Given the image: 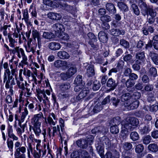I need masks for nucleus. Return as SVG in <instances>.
<instances>
[{"instance_id":"obj_1","label":"nucleus","mask_w":158,"mask_h":158,"mask_svg":"<svg viewBox=\"0 0 158 158\" xmlns=\"http://www.w3.org/2000/svg\"><path fill=\"white\" fill-rule=\"evenodd\" d=\"M129 122V121L127 120L126 118L125 120H123L121 123L122 128L123 129L121 131V136H122L123 138H126L127 135L125 132H127V131L124 129L132 130L134 128L131 126V125Z\"/></svg>"},{"instance_id":"obj_2","label":"nucleus","mask_w":158,"mask_h":158,"mask_svg":"<svg viewBox=\"0 0 158 158\" xmlns=\"http://www.w3.org/2000/svg\"><path fill=\"white\" fill-rule=\"evenodd\" d=\"M44 116L42 113L35 114L31 119V122L33 125H41Z\"/></svg>"},{"instance_id":"obj_3","label":"nucleus","mask_w":158,"mask_h":158,"mask_svg":"<svg viewBox=\"0 0 158 158\" xmlns=\"http://www.w3.org/2000/svg\"><path fill=\"white\" fill-rule=\"evenodd\" d=\"M54 66L58 69L61 68L63 70L66 69L68 67V63L65 60H55L54 63Z\"/></svg>"},{"instance_id":"obj_4","label":"nucleus","mask_w":158,"mask_h":158,"mask_svg":"<svg viewBox=\"0 0 158 158\" xmlns=\"http://www.w3.org/2000/svg\"><path fill=\"white\" fill-rule=\"evenodd\" d=\"M145 1V0H139V6L141 9V12L144 16L146 15V11L149 6H148Z\"/></svg>"},{"instance_id":"obj_5","label":"nucleus","mask_w":158,"mask_h":158,"mask_svg":"<svg viewBox=\"0 0 158 158\" xmlns=\"http://www.w3.org/2000/svg\"><path fill=\"white\" fill-rule=\"evenodd\" d=\"M53 28L56 35L59 36L61 33L63 31L64 28L63 26L60 23H56L54 24Z\"/></svg>"},{"instance_id":"obj_6","label":"nucleus","mask_w":158,"mask_h":158,"mask_svg":"<svg viewBox=\"0 0 158 158\" xmlns=\"http://www.w3.org/2000/svg\"><path fill=\"white\" fill-rule=\"evenodd\" d=\"M139 102L138 101L136 100L131 103L130 102L126 103L124 104L125 109L127 110H131L137 108L139 105Z\"/></svg>"},{"instance_id":"obj_7","label":"nucleus","mask_w":158,"mask_h":158,"mask_svg":"<svg viewBox=\"0 0 158 158\" xmlns=\"http://www.w3.org/2000/svg\"><path fill=\"white\" fill-rule=\"evenodd\" d=\"M47 15L49 19L54 21L60 20L62 18L61 14L56 12H49L47 14Z\"/></svg>"},{"instance_id":"obj_8","label":"nucleus","mask_w":158,"mask_h":158,"mask_svg":"<svg viewBox=\"0 0 158 158\" xmlns=\"http://www.w3.org/2000/svg\"><path fill=\"white\" fill-rule=\"evenodd\" d=\"M119 152L116 150L107 152L105 155L106 158H119Z\"/></svg>"},{"instance_id":"obj_9","label":"nucleus","mask_w":158,"mask_h":158,"mask_svg":"<svg viewBox=\"0 0 158 158\" xmlns=\"http://www.w3.org/2000/svg\"><path fill=\"white\" fill-rule=\"evenodd\" d=\"M135 57L137 59L136 62L139 64H142L144 62L145 58L144 52H142L137 53L136 54Z\"/></svg>"},{"instance_id":"obj_10","label":"nucleus","mask_w":158,"mask_h":158,"mask_svg":"<svg viewBox=\"0 0 158 158\" xmlns=\"http://www.w3.org/2000/svg\"><path fill=\"white\" fill-rule=\"evenodd\" d=\"M49 48L53 51H56L59 49L61 47L60 44L58 42H51L48 45Z\"/></svg>"},{"instance_id":"obj_11","label":"nucleus","mask_w":158,"mask_h":158,"mask_svg":"<svg viewBox=\"0 0 158 158\" xmlns=\"http://www.w3.org/2000/svg\"><path fill=\"white\" fill-rule=\"evenodd\" d=\"M88 140L81 139L77 141V144L78 146L82 148H86L88 147Z\"/></svg>"},{"instance_id":"obj_12","label":"nucleus","mask_w":158,"mask_h":158,"mask_svg":"<svg viewBox=\"0 0 158 158\" xmlns=\"http://www.w3.org/2000/svg\"><path fill=\"white\" fill-rule=\"evenodd\" d=\"M106 84L107 87L110 88V89L111 90H114L117 85L115 81L112 78H110L108 80Z\"/></svg>"},{"instance_id":"obj_13","label":"nucleus","mask_w":158,"mask_h":158,"mask_svg":"<svg viewBox=\"0 0 158 158\" xmlns=\"http://www.w3.org/2000/svg\"><path fill=\"white\" fill-rule=\"evenodd\" d=\"M98 37L100 41L102 42L105 43L108 40L107 34L103 31H100L99 33Z\"/></svg>"},{"instance_id":"obj_14","label":"nucleus","mask_w":158,"mask_h":158,"mask_svg":"<svg viewBox=\"0 0 158 158\" xmlns=\"http://www.w3.org/2000/svg\"><path fill=\"white\" fill-rule=\"evenodd\" d=\"M61 131L60 130V131L57 136L60 137L62 142L63 140L66 142L68 139L67 140L66 139V137H67V135L65 132L64 128H61Z\"/></svg>"},{"instance_id":"obj_15","label":"nucleus","mask_w":158,"mask_h":158,"mask_svg":"<svg viewBox=\"0 0 158 158\" xmlns=\"http://www.w3.org/2000/svg\"><path fill=\"white\" fill-rule=\"evenodd\" d=\"M89 93V91L86 88H84L81 91L78 95L77 97V99L79 100L85 97Z\"/></svg>"},{"instance_id":"obj_16","label":"nucleus","mask_w":158,"mask_h":158,"mask_svg":"<svg viewBox=\"0 0 158 158\" xmlns=\"http://www.w3.org/2000/svg\"><path fill=\"white\" fill-rule=\"evenodd\" d=\"M57 56L61 59H67L70 57V55L66 52L63 51L59 52L57 53Z\"/></svg>"},{"instance_id":"obj_17","label":"nucleus","mask_w":158,"mask_h":158,"mask_svg":"<svg viewBox=\"0 0 158 158\" xmlns=\"http://www.w3.org/2000/svg\"><path fill=\"white\" fill-rule=\"evenodd\" d=\"M112 35L114 36H118L120 35H124L125 34V31L124 30H120L118 29H112L110 31Z\"/></svg>"},{"instance_id":"obj_18","label":"nucleus","mask_w":158,"mask_h":158,"mask_svg":"<svg viewBox=\"0 0 158 158\" xmlns=\"http://www.w3.org/2000/svg\"><path fill=\"white\" fill-rule=\"evenodd\" d=\"M149 56L154 63L156 65H158V54L153 52H150Z\"/></svg>"},{"instance_id":"obj_19","label":"nucleus","mask_w":158,"mask_h":158,"mask_svg":"<svg viewBox=\"0 0 158 158\" xmlns=\"http://www.w3.org/2000/svg\"><path fill=\"white\" fill-rule=\"evenodd\" d=\"M95 74L94 67L93 65H89L87 69L86 74L88 77L93 76Z\"/></svg>"},{"instance_id":"obj_20","label":"nucleus","mask_w":158,"mask_h":158,"mask_svg":"<svg viewBox=\"0 0 158 158\" xmlns=\"http://www.w3.org/2000/svg\"><path fill=\"white\" fill-rule=\"evenodd\" d=\"M106 10H108L110 13L114 14L116 12V9L114 6L111 3H107L106 5Z\"/></svg>"},{"instance_id":"obj_21","label":"nucleus","mask_w":158,"mask_h":158,"mask_svg":"<svg viewBox=\"0 0 158 158\" xmlns=\"http://www.w3.org/2000/svg\"><path fill=\"white\" fill-rule=\"evenodd\" d=\"M131 98V96L130 94L129 93H127L125 94L122 95L121 97V100L122 102H124L123 105L122 106H124V104L127 103H129V100Z\"/></svg>"},{"instance_id":"obj_22","label":"nucleus","mask_w":158,"mask_h":158,"mask_svg":"<svg viewBox=\"0 0 158 158\" xmlns=\"http://www.w3.org/2000/svg\"><path fill=\"white\" fill-rule=\"evenodd\" d=\"M150 131L149 126L147 124L141 127L140 129V131L141 134H147Z\"/></svg>"},{"instance_id":"obj_23","label":"nucleus","mask_w":158,"mask_h":158,"mask_svg":"<svg viewBox=\"0 0 158 158\" xmlns=\"http://www.w3.org/2000/svg\"><path fill=\"white\" fill-rule=\"evenodd\" d=\"M146 11L147 12L146 15H149L152 17H154L156 15V11L153 9L152 6H149Z\"/></svg>"},{"instance_id":"obj_24","label":"nucleus","mask_w":158,"mask_h":158,"mask_svg":"<svg viewBox=\"0 0 158 158\" xmlns=\"http://www.w3.org/2000/svg\"><path fill=\"white\" fill-rule=\"evenodd\" d=\"M20 53L21 54L22 57V60L21 61L22 65H21L22 67L23 68L24 65H28V62H27V58L25 56L24 51L22 48H20ZM20 66L21 64H20Z\"/></svg>"},{"instance_id":"obj_25","label":"nucleus","mask_w":158,"mask_h":158,"mask_svg":"<svg viewBox=\"0 0 158 158\" xmlns=\"http://www.w3.org/2000/svg\"><path fill=\"white\" fill-rule=\"evenodd\" d=\"M120 123V118L118 117L113 118L110 122V124L111 126H118V125H119Z\"/></svg>"},{"instance_id":"obj_26","label":"nucleus","mask_w":158,"mask_h":158,"mask_svg":"<svg viewBox=\"0 0 158 158\" xmlns=\"http://www.w3.org/2000/svg\"><path fill=\"white\" fill-rule=\"evenodd\" d=\"M17 69H13L11 70L12 74L13 76H15V79L16 81L17 84L19 87H20V82L19 80H20V72L19 73V76H18L16 73L17 72Z\"/></svg>"},{"instance_id":"obj_27","label":"nucleus","mask_w":158,"mask_h":158,"mask_svg":"<svg viewBox=\"0 0 158 158\" xmlns=\"http://www.w3.org/2000/svg\"><path fill=\"white\" fill-rule=\"evenodd\" d=\"M148 149L152 152H156L158 151V146L155 143H151L148 146Z\"/></svg>"},{"instance_id":"obj_28","label":"nucleus","mask_w":158,"mask_h":158,"mask_svg":"<svg viewBox=\"0 0 158 158\" xmlns=\"http://www.w3.org/2000/svg\"><path fill=\"white\" fill-rule=\"evenodd\" d=\"M127 120L129 121L131 126H136L139 124L138 119L134 117H127Z\"/></svg>"},{"instance_id":"obj_29","label":"nucleus","mask_w":158,"mask_h":158,"mask_svg":"<svg viewBox=\"0 0 158 158\" xmlns=\"http://www.w3.org/2000/svg\"><path fill=\"white\" fill-rule=\"evenodd\" d=\"M43 37L46 39L51 40L54 38V35L52 33L50 32L44 31L42 35Z\"/></svg>"},{"instance_id":"obj_30","label":"nucleus","mask_w":158,"mask_h":158,"mask_svg":"<svg viewBox=\"0 0 158 158\" xmlns=\"http://www.w3.org/2000/svg\"><path fill=\"white\" fill-rule=\"evenodd\" d=\"M41 125H33L32 128L35 135L36 136H39L41 133V130L40 128Z\"/></svg>"},{"instance_id":"obj_31","label":"nucleus","mask_w":158,"mask_h":158,"mask_svg":"<svg viewBox=\"0 0 158 158\" xmlns=\"http://www.w3.org/2000/svg\"><path fill=\"white\" fill-rule=\"evenodd\" d=\"M77 71V69L75 66L71 67L67 71L69 76L71 77L74 75Z\"/></svg>"},{"instance_id":"obj_32","label":"nucleus","mask_w":158,"mask_h":158,"mask_svg":"<svg viewBox=\"0 0 158 158\" xmlns=\"http://www.w3.org/2000/svg\"><path fill=\"white\" fill-rule=\"evenodd\" d=\"M22 12L23 14V18L22 19V20L24 19V21L26 22V23L27 24H29V25H31L30 22H28V10L27 9H26L24 10H22Z\"/></svg>"},{"instance_id":"obj_33","label":"nucleus","mask_w":158,"mask_h":158,"mask_svg":"<svg viewBox=\"0 0 158 158\" xmlns=\"http://www.w3.org/2000/svg\"><path fill=\"white\" fill-rule=\"evenodd\" d=\"M118 6L120 9L124 11H127L128 10L127 5L122 2H118Z\"/></svg>"},{"instance_id":"obj_34","label":"nucleus","mask_w":158,"mask_h":158,"mask_svg":"<svg viewBox=\"0 0 158 158\" xmlns=\"http://www.w3.org/2000/svg\"><path fill=\"white\" fill-rule=\"evenodd\" d=\"M27 44L29 48H30L31 50H33L37 46L35 40L32 42V39H30L28 41Z\"/></svg>"},{"instance_id":"obj_35","label":"nucleus","mask_w":158,"mask_h":158,"mask_svg":"<svg viewBox=\"0 0 158 158\" xmlns=\"http://www.w3.org/2000/svg\"><path fill=\"white\" fill-rule=\"evenodd\" d=\"M15 148L16 150L15 153V158H20V143L17 142L15 144Z\"/></svg>"},{"instance_id":"obj_36","label":"nucleus","mask_w":158,"mask_h":158,"mask_svg":"<svg viewBox=\"0 0 158 158\" xmlns=\"http://www.w3.org/2000/svg\"><path fill=\"white\" fill-rule=\"evenodd\" d=\"M52 136L53 137L57 136V134L60 130L59 125H57L56 127H52Z\"/></svg>"},{"instance_id":"obj_37","label":"nucleus","mask_w":158,"mask_h":158,"mask_svg":"<svg viewBox=\"0 0 158 158\" xmlns=\"http://www.w3.org/2000/svg\"><path fill=\"white\" fill-rule=\"evenodd\" d=\"M103 108L102 105L100 103H98L94 107L93 111L95 113L100 112Z\"/></svg>"},{"instance_id":"obj_38","label":"nucleus","mask_w":158,"mask_h":158,"mask_svg":"<svg viewBox=\"0 0 158 158\" xmlns=\"http://www.w3.org/2000/svg\"><path fill=\"white\" fill-rule=\"evenodd\" d=\"M119 43L120 44L125 48H128L130 47L129 43L124 39H122L120 40Z\"/></svg>"},{"instance_id":"obj_39","label":"nucleus","mask_w":158,"mask_h":158,"mask_svg":"<svg viewBox=\"0 0 158 158\" xmlns=\"http://www.w3.org/2000/svg\"><path fill=\"white\" fill-rule=\"evenodd\" d=\"M111 17L108 15H105L100 17V20L102 22L108 23L111 21Z\"/></svg>"},{"instance_id":"obj_40","label":"nucleus","mask_w":158,"mask_h":158,"mask_svg":"<svg viewBox=\"0 0 158 158\" xmlns=\"http://www.w3.org/2000/svg\"><path fill=\"white\" fill-rule=\"evenodd\" d=\"M130 136L131 139L134 141L138 140L139 138V134L135 131L131 132L130 135Z\"/></svg>"},{"instance_id":"obj_41","label":"nucleus","mask_w":158,"mask_h":158,"mask_svg":"<svg viewBox=\"0 0 158 158\" xmlns=\"http://www.w3.org/2000/svg\"><path fill=\"white\" fill-rule=\"evenodd\" d=\"M131 7V8L134 13L137 15H139L140 11L138 8L137 6L134 3H132Z\"/></svg>"},{"instance_id":"obj_42","label":"nucleus","mask_w":158,"mask_h":158,"mask_svg":"<svg viewBox=\"0 0 158 158\" xmlns=\"http://www.w3.org/2000/svg\"><path fill=\"white\" fill-rule=\"evenodd\" d=\"M37 76V73L36 72V69H35L33 70V73L31 72V76L32 77V81H34V83L35 84H37V82L38 81L36 77Z\"/></svg>"},{"instance_id":"obj_43","label":"nucleus","mask_w":158,"mask_h":158,"mask_svg":"<svg viewBox=\"0 0 158 158\" xmlns=\"http://www.w3.org/2000/svg\"><path fill=\"white\" fill-rule=\"evenodd\" d=\"M27 84V83L26 81H24L22 83L21 85L20 86V89H21L22 90L21 92L20 93V96L23 94V93L25 94L27 91V89L25 88V87Z\"/></svg>"},{"instance_id":"obj_44","label":"nucleus","mask_w":158,"mask_h":158,"mask_svg":"<svg viewBox=\"0 0 158 158\" xmlns=\"http://www.w3.org/2000/svg\"><path fill=\"white\" fill-rule=\"evenodd\" d=\"M110 131L113 134H117L118 133L119 130L118 126H111L110 127Z\"/></svg>"},{"instance_id":"obj_45","label":"nucleus","mask_w":158,"mask_h":158,"mask_svg":"<svg viewBox=\"0 0 158 158\" xmlns=\"http://www.w3.org/2000/svg\"><path fill=\"white\" fill-rule=\"evenodd\" d=\"M8 37L10 43L9 45L12 47H14V44L16 41L12 37V36L10 34L8 33Z\"/></svg>"},{"instance_id":"obj_46","label":"nucleus","mask_w":158,"mask_h":158,"mask_svg":"<svg viewBox=\"0 0 158 158\" xmlns=\"http://www.w3.org/2000/svg\"><path fill=\"white\" fill-rule=\"evenodd\" d=\"M144 147L142 144H138L137 145L135 148L136 152L138 153H141L143 150Z\"/></svg>"},{"instance_id":"obj_47","label":"nucleus","mask_w":158,"mask_h":158,"mask_svg":"<svg viewBox=\"0 0 158 158\" xmlns=\"http://www.w3.org/2000/svg\"><path fill=\"white\" fill-rule=\"evenodd\" d=\"M111 101L113 106L116 107L119 104L120 100L117 98L113 97L111 98Z\"/></svg>"},{"instance_id":"obj_48","label":"nucleus","mask_w":158,"mask_h":158,"mask_svg":"<svg viewBox=\"0 0 158 158\" xmlns=\"http://www.w3.org/2000/svg\"><path fill=\"white\" fill-rule=\"evenodd\" d=\"M101 140L103 145H104V144L106 145H108V146L110 145V141L107 137H102Z\"/></svg>"},{"instance_id":"obj_49","label":"nucleus","mask_w":158,"mask_h":158,"mask_svg":"<svg viewBox=\"0 0 158 158\" xmlns=\"http://www.w3.org/2000/svg\"><path fill=\"white\" fill-rule=\"evenodd\" d=\"M82 81V76L81 75H78L75 78L74 82L76 84H83Z\"/></svg>"},{"instance_id":"obj_50","label":"nucleus","mask_w":158,"mask_h":158,"mask_svg":"<svg viewBox=\"0 0 158 158\" xmlns=\"http://www.w3.org/2000/svg\"><path fill=\"white\" fill-rule=\"evenodd\" d=\"M152 140V137L150 135H148L144 137L143 139V143L145 144H149Z\"/></svg>"},{"instance_id":"obj_51","label":"nucleus","mask_w":158,"mask_h":158,"mask_svg":"<svg viewBox=\"0 0 158 158\" xmlns=\"http://www.w3.org/2000/svg\"><path fill=\"white\" fill-rule=\"evenodd\" d=\"M81 155L83 158H90L91 156L89 153L85 150H82L81 152Z\"/></svg>"},{"instance_id":"obj_52","label":"nucleus","mask_w":158,"mask_h":158,"mask_svg":"<svg viewBox=\"0 0 158 158\" xmlns=\"http://www.w3.org/2000/svg\"><path fill=\"white\" fill-rule=\"evenodd\" d=\"M101 86V84L98 81H96L94 82L93 89L94 90H98Z\"/></svg>"},{"instance_id":"obj_53","label":"nucleus","mask_w":158,"mask_h":158,"mask_svg":"<svg viewBox=\"0 0 158 158\" xmlns=\"http://www.w3.org/2000/svg\"><path fill=\"white\" fill-rule=\"evenodd\" d=\"M70 87V84L69 83L62 84L60 86V88L63 91L68 89Z\"/></svg>"},{"instance_id":"obj_54","label":"nucleus","mask_w":158,"mask_h":158,"mask_svg":"<svg viewBox=\"0 0 158 158\" xmlns=\"http://www.w3.org/2000/svg\"><path fill=\"white\" fill-rule=\"evenodd\" d=\"M87 36L90 40V41H92L93 42H96L97 40V38L93 33L91 32H89Z\"/></svg>"},{"instance_id":"obj_55","label":"nucleus","mask_w":158,"mask_h":158,"mask_svg":"<svg viewBox=\"0 0 158 158\" xmlns=\"http://www.w3.org/2000/svg\"><path fill=\"white\" fill-rule=\"evenodd\" d=\"M150 74L153 77H155L157 74V71L156 68L152 67L150 68L149 71Z\"/></svg>"},{"instance_id":"obj_56","label":"nucleus","mask_w":158,"mask_h":158,"mask_svg":"<svg viewBox=\"0 0 158 158\" xmlns=\"http://www.w3.org/2000/svg\"><path fill=\"white\" fill-rule=\"evenodd\" d=\"M135 84V83L133 82L132 80L130 79H127L125 83L126 86L127 87V89L132 87Z\"/></svg>"},{"instance_id":"obj_57","label":"nucleus","mask_w":158,"mask_h":158,"mask_svg":"<svg viewBox=\"0 0 158 158\" xmlns=\"http://www.w3.org/2000/svg\"><path fill=\"white\" fill-rule=\"evenodd\" d=\"M123 147L125 150H129L132 148V145L130 143L127 142L124 143Z\"/></svg>"},{"instance_id":"obj_58","label":"nucleus","mask_w":158,"mask_h":158,"mask_svg":"<svg viewBox=\"0 0 158 158\" xmlns=\"http://www.w3.org/2000/svg\"><path fill=\"white\" fill-rule=\"evenodd\" d=\"M60 77H61V79L64 80H66L70 78L71 77L69 76L67 72L65 73H62L60 74Z\"/></svg>"},{"instance_id":"obj_59","label":"nucleus","mask_w":158,"mask_h":158,"mask_svg":"<svg viewBox=\"0 0 158 158\" xmlns=\"http://www.w3.org/2000/svg\"><path fill=\"white\" fill-rule=\"evenodd\" d=\"M9 26L8 25H5L1 27V30L2 31L3 35L5 36H6L8 35L6 30Z\"/></svg>"},{"instance_id":"obj_60","label":"nucleus","mask_w":158,"mask_h":158,"mask_svg":"<svg viewBox=\"0 0 158 158\" xmlns=\"http://www.w3.org/2000/svg\"><path fill=\"white\" fill-rule=\"evenodd\" d=\"M41 150H39V152H38L35 151L33 153V156L34 158H40L41 157Z\"/></svg>"},{"instance_id":"obj_61","label":"nucleus","mask_w":158,"mask_h":158,"mask_svg":"<svg viewBox=\"0 0 158 158\" xmlns=\"http://www.w3.org/2000/svg\"><path fill=\"white\" fill-rule=\"evenodd\" d=\"M19 127H20V120H17V121H15L14 125V127L16 129L18 133H20V128Z\"/></svg>"},{"instance_id":"obj_62","label":"nucleus","mask_w":158,"mask_h":158,"mask_svg":"<svg viewBox=\"0 0 158 158\" xmlns=\"http://www.w3.org/2000/svg\"><path fill=\"white\" fill-rule=\"evenodd\" d=\"M153 86L152 85L147 84L144 88V90L146 91H151L153 89Z\"/></svg>"},{"instance_id":"obj_63","label":"nucleus","mask_w":158,"mask_h":158,"mask_svg":"<svg viewBox=\"0 0 158 158\" xmlns=\"http://www.w3.org/2000/svg\"><path fill=\"white\" fill-rule=\"evenodd\" d=\"M132 56L131 54H128L124 56L123 59L125 61L127 62L130 61L132 59Z\"/></svg>"},{"instance_id":"obj_64","label":"nucleus","mask_w":158,"mask_h":158,"mask_svg":"<svg viewBox=\"0 0 158 158\" xmlns=\"http://www.w3.org/2000/svg\"><path fill=\"white\" fill-rule=\"evenodd\" d=\"M71 158H80L79 152L77 151L73 152L71 155Z\"/></svg>"}]
</instances>
